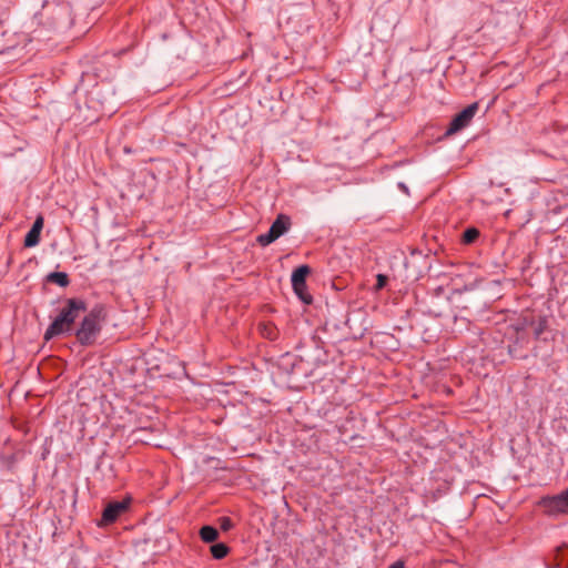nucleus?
<instances>
[{
	"instance_id": "f257e3e1",
	"label": "nucleus",
	"mask_w": 568,
	"mask_h": 568,
	"mask_svg": "<svg viewBox=\"0 0 568 568\" xmlns=\"http://www.w3.org/2000/svg\"><path fill=\"white\" fill-rule=\"evenodd\" d=\"M87 312V303L82 298H68L59 315L52 321L44 332V339L50 341L55 336L72 334L74 322L81 313Z\"/></svg>"
},
{
	"instance_id": "f03ea898",
	"label": "nucleus",
	"mask_w": 568,
	"mask_h": 568,
	"mask_svg": "<svg viewBox=\"0 0 568 568\" xmlns=\"http://www.w3.org/2000/svg\"><path fill=\"white\" fill-rule=\"evenodd\" d=\"M105 318L106 311L103 305L98 304L90 310L80 322V325L74 328L72 333L79 344L82 346L93 345L101 333L102 322H104Z\"/></svg>"
},
{
	"instance_id": "7ed1b4c3",
	"label": "nucleus",
	"mask_w": 568,
	"mask_h": 568,
	"mask_svg": "<svg viewBox=\"0 0 568 568\" xmlns=\"http://www.w3.org/2000/svg\"><path fill=\"white\" fill-rule=\"evenodd\" d=\"M291 225H292L291 217L286 214L281 213L273 221L270 230L266 233L260 234L256 237V242L261 246H267V245L272 244L273 242H275L278 237L284 235L291 229Z\"/></svg>"
},
{
	"instance_id": "20e7f679",
	"label": "nucleus",
	"mask_w": 568,
	"mask_h": 568,
	"mask_svg": "<svg viewBox=\"0 0 568 568\" xmlns=\"http://www.w3.org/2000/svg\"><path fill=\"white\" fill-rule=\"evenodd\" d=\"M538 505L549 516L568 514V487L558 495L542 497Z\"/></svg>"
},
{
	"instance_id": "39448f33",
	"label": "nucleus",
	"mask_w": 568,
	"mask_h": 568,
	"mask_svg": "<svg viewBox=\"0 0 568 568\" xmlns=\"http://www.w3.org/2000/svg\"><path fill=\"white\" fill-rule=\"evenodd\" d=\"M478 110V102H474L458 112L450 121L446 135H453L465 129Z\"/></svg>"
},
{
	"instance_id": "423d86ee",
	"label": "nucleus",
	"mask_w": 568,
	"mask_h": 568,
	"mask_svg": "<svg viewBox=\"0 0 568 568\" xmlns=\"http://www.w3.org/2000/svg\"><path fill=\"white\" fill-rule=\"evenodd\" d=\"M131 498L110 501L102 511L100 526H108L116 521L130 507Z\"/></svg>"
},
{
	"instance_id": "0eeeda50",
	"label": "nucleus",
	"mask_w": 568,
	"mask_h": 568,
	"mask_svg": "<svg viewBox=\"0 0 568 568\" xmlns=\"http://www.w3.org/2000/svg\"><path fill=\"white\" fill-rule=\"evenodd\" d=\"M311 273V267L306 264L296 267L291 276L292 287L306 286V277Z\"/></svg>"
},
{
	"instance_id": "6e6552de",
	"label": "nucleus",
	"mask_w": 568,
	"mask_h": 568,
	"mask_svg": "<svg viewBox=\"0 0 568 568\" xmlns=\"http://www.w3.org/2000/svg\"><path fill=\"white\" fill-rule=\"evenodd\" d=\"M58 23L71 24L72 22V8L69 3L58 4V13L55 17Z\"/></svg>"
},
{
	"instance_id": "1a4fd4ad",
	"label": "nucleus",
	"mask_w": 568,
	"mask_h": 568,
	"mask_svg": "<svg viewBox=\"0 0 568 568\" xmlns=\"http://www.w3.org/2000/svg\"><path fill=\"white\" fill-rule=\"evenodd\" d=\"M258 332L268 341H276L280 335L278 328L270 322L258 324Z\"/></svg>"
},
{
	"instance_id": "9d476101",
	"label": "nucleus",
	"mask_w": 568,
	"mask_h": 568,
	"mask_svg": "<svg viewBox=\"0 0 568 568\" xmlns=\"http://www.w3.org/2000/svg\"><path fill=\"white\" fill-rule=\"evenodd\" d=\"M45 281L60 287H67L70 284L69 275L64 272H51L45 276Z\"/></svg>"
},
{
	"instance_id": "9b49d317",
	"label": "nucleus",
	"mask_w": 568,
	"mask_h": 568,
	"mask_svg": "<svg viewBox=\"0 0 568 568\" xmlns=\"http://www.w3.org/2000/svg\"><path fill=\"white\" fill-rule=\"evenodd\" d=\"M199 534L201 539L206 544H212L219 538V530L210 525L201 527Z\"/></svg>"
},
{
	"instance_id": "f8f14e48",
	"label": "nucleus",
	"mask_w": 568,
	"mask_h": 568,
	"mask_svg": "<svg viewBox=\"0 0 568 568\" xmlns=\"http://www.w3.org/2000/svg\"><path fill=\"white\" fill-rule=\"evenodd\" d=\"M530 324L532 326L535 338L540 339L548 328V318L546 316H539L536 322L532 321Z\"/></svg>"
},
{
	"instance_id": "ddd939ff",
	"label": "nucleus",
	"mask_w": 568,
	"mask_h": 568,
	"mask_svg": "<svg viewBox=\"0 0 568 568\" xmlns=\"http://www.w3.org/2000/svg\"><path fill=\"white\" fill-rule=\"evenodd\" d=\"M211 555L214 559L221 560L227 556L230 548L224 542L213 544L210 547Z\"/></svg>"
},
{
	"instance_id": "4468645a",
	"label": "nucleus",
	"mask_w": 568,
	"mask_h": 568,
	"mask_svg": "<svg viewBox=\"0 0 568 568\" xmlns=\"http://www.w3.org/2000/svg\"><path fill=\"white\" fill-rule=\"evenodd\" d=\"M479 235L480 232L477 227H467L462 234V243L466 245L473 244L476 242Z\"/></svg>"
},
{
	"instance_id": "2eb2a0df",
	"label": "nucleus",
	"mask_w": 568,
	"mask_h": 568,
	"mask_svg": "<svg viewBox=\"0 0 568 568\" xmlns=\"http://www.w3.org/2000/svg\"><path fill=\"white\" fill-rule=\"evenodd\" d=\"M41 233L30 229L24 236L23 245L26 247H33L39 244Z\"/></svg>"
},
{
	"instance_id": "dca6fc26",
	"label": "nucleus",
	"mask_w": 568,
	"mask_h": 568,
	"mask_svg": "<svg viewBox=\"0 0 568 568\" xmlns=\"http://www.w3.org/2000/svg\"><path fill=\"white\" fill-rule=\"evenodd\" d=\"M298 298L305 304H312L313 297L310 293L306 292V286H300L297 288H293Z\"/></svg>"
},
{
	"instance_id": "f3484780",
	"label": "nucleus",
	"mask_w": 568,
	"mask_h": 568,
	"mask_svg": "<svg viewBox=\"0 0 568 568\" xmlns=\"http://www.w3.org/2000/svg\"><path fill=\"white\" fill-rule=\"evenodd\" d=\"M219 526L222 531H229L234 527V523L230 517L223 516L219 518Z\"/></svg>"
},
{
	"instance_id": "a211bd4d",
	"label": "nucleus",
	"mask_w": 568,
	"mask_h": 568,
	"mask_svg": "<svg viewBox=\"0 0 568 568\" xmlns=\"http://www.w3.org/2000/svg\"><path fill=\"white\" fill-rule=\"evenodd\" d=\"M388 282V277L384 274H378L376 276V288L382 290Z\"/></svg>"
},
{
	"instance_id": "6ab92c4d",
	"label": "nucleus",
	"mask_w": 568,
	"mask_h": 568,
	"mask_svg": "<svg viewBox=\"0 0 568 568\" xmlns=\"http://www.w3.org/2000/svg\"><path fill=\"white\" fill-rule=\"evenodd\" d=\"M31 229L34 230L36 232L41 233V231L43 229V216L42 215L37 216Z\"/></svg>"
},
{
	"instance_id": "aec40b11",
	"label": "nucleus",
	"mask_w": 568,
	"mask_h": 568,
	"mask_svg": "<svg viewBox=\"0 0 568 568\" xmlns=\"http://www.w3.org/2000/svg\"><path fill=\"white\" fill-rule=\"evenodd\" d=\"M389 568H405V566L402 561H396L393 565H390Z\"/></svg>"
},
{
	"instance_id": "412c9836",
	"label": "nucleus",
	"mask_w": 568,
	"mask_h": 568,
	"mask_svg": "<svg viewBox=\"0 0 568 568\" xmlns=\"http://www.w3.org/2000/svg\"><path fill=\"white\" fill-rule=\"evenodd\" d=\"M398 187H399L403 192H405L406 194H408V187H407L403 182L398 183Z\"/></svg>"
},
{
	"instance_id": "4be33fe9",
	"label": "nucleus",
	"mask_w": 568,
	"mask_h": 568,
	"mask_svg": "<svg viewBox=\"0 0 568 568\" xmlns=\"http://www.w3.org/2000/svg\"><path fill=\"white\" fill-rule=\"evenodd\" d=\"M568 551V548L565 547V548H559L558 549V552H562V555H565V552Z\"/></svg>"
},
{
	"instance_id": "5701e85b",
	"label": "nucleus",
	"mask_w": 568,
	"mask_h": 568,
	"mask_svg": "<svg viewBox=\"0 0 568 568\" xmlns=\"http://www.w3.org/2000/svg\"><path fill=\"white\" fill-rule=\"evenodd\" d=\"M514 352H515V347L509 346V354H510L511 356H514Z\"/></svg>"
}]
</instances>
